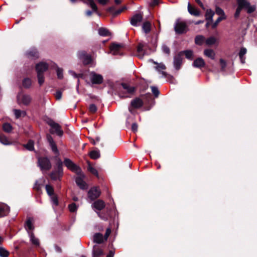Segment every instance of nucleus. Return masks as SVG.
Wrapping results in <instances>:
<instances>
[{
	"instance_id": "51",
	"label": "nucleus",
	"mask_w": 257,
	"mask_h": 257,
	"mask_svg": "<svg viewBox=\"0 0 257 257\" xmlns=\"http://www.w3.org/2000/svg\"><path fill=\"white\" fill-rule=\"evenodd\" d=\"M216 13L219 15L220 16H224V17H226L225 15V14H224V11L220 8L219 7H217L216 8Z\"/></svg>"
},
{
	"instance_id": "29",
	"label": "nucleus",
	"mask_w": 257,
	"mask_h": 257,
	"mask_svg": "<svg viewBox=\"0 0 257 257\" xmlns=\"http://www.w3.org/2000/svg\"><path fill=\"white\" fill-rule=\"evenodd\" d=\"M142 28L145 33H149L151 30V24L149 22H144Z\"/></svg>"
},
{
	"instance_id": "58",
	"label": "nucleus",
	"mask_w": 257,
	"mask_h": 257,
	"mask_svg": "<svg viewBox=\"0 0 257 257\" xmlns=\"http://www.w3.org/2000/svg\"><path fill=\"white\" fill-rule=\"evenodd\" d=\"M97 1L99 4L105 5L108 3L109 0H97Z\"/></svg>"
},
{
	"instance_id": "38",
	"label": "nucleus",
	"mask_w": 257,
	"mask_h": 257,
	"mask_svg": "<svg viewBox=\"0 0 257 257\" xmlns=\"http://www.w3.org/2000/svg\"><path fill=\"white\" fill-rule=\"evenodd\" d=\"M9 252L5 248L0 247V257H8Z\"/></svg>"
},
{
	"instance_id": "61",
	"label": "nucleus",
	"mask_w": 257,
	"mask_h": 257,
	"mask_svg": "<svg viewBox=\"0 0 257 257\" xmlns=\"http://www.w3.org/2000/svg\"><path fill=\"white\" fill-rule=\"evenodd\" d=\"M55 97L57 99H60L62 97V93L60 91H57L56 93Z\"/></svg>"
},
{
	"instance_id": "18",
	"label": "nucleus",
	"mask_w": 257,
	"mask_h": 257,
	"mask_svg": "<svg viewBox=\"0 0 257 257\" xmlns=\"http://www.w3.org/2000/svg\"><path fill=\"white\" fill-rule=\"evenodd\" d=\"M204 55L211 59L214 60L215 57V52L211 49H206L204 50Z\"/></svg>"
},
{
	"instance_id": "33",
	"label": "nucleus",
	"mask_w": 257,
	"mask_h": 257,
	"mask_svg": "<svg viewBox=\"0 0 257 257\" xmlns=\"http://www.w3.org/2000/svg\"><path fill=\"white\" fill-rule=\"evenodd\" d=\"M205 42V38L201 35L197 36L195 38V43L197 45H202Z\"/></svg>"
},
{
	"instance_id": "16",
	"label": "nucleus",
	"mask_w": 257,
	"mask_h": 257,
	"mask_svg": "<svg viewBox=\"0 0 257 257\" xmlns=\"http://www.w3.org/2000/svg\"><path fill=\"white\" fill-rule=\"evenodd\" d=\"M47 138L53 152L56 154H58L59 152L58 149L51 136L50 135H47Z\"/></svg>"
},
{
	"instance_id": "52",
	"label": "nucleus",
	"mask_w": 257,
	"mask_h": 257,
	"mask_svg": "<svg viewBox=\"0 0 257 257\" xmlns=\"http://www.w3.org/2000/svg\"><path fill=\"white\" fill-rule=\"evenodd\" d=\"M50 197H51V201H52V203H53V204L57 206L58 204V201L57 199V197L55 195L51 196Z\"/></svg>"
},
{
	"instance_id": "41",
	"label": "nucleus",
	"mask_w": 257,
	"mask_h": 257,
	"mask_svg": "<svg viewBox=\"0 0 257 257\" xmlns=\"http://www.w3.org/2000/svg\"><path fill=\"white\" fill-rule=\"evenodd\" d=\"M122 86L123 89L127 92L128 93H132L134 91V88L132 87L129 86L128 85L126 84H122Z\"/></svg>"
},
{
	"instance_id": "59",
	"label": "nucleus",
	"mask_w": 257,
	"mask_h": 257,
	"mask_svg": "<svg viewBox=\"0 0 257 257\" xmlns=\"http://www.w3.org/2000/svg\"><path fill=\"white\" fill-rule=\"evenodd\" d=\"M132 130L134 132H136L137 131L138 125L137 123H133L132 126Z\"/></svg>"
},
{
	"instance_id": "62",
	"label": "nucleus",
	"mask_w": 257,
	"mask_h": 257,
	"mask_svg": "<svg viewBox=\"0 0 257 257\" xmlns=\"http://www.w3.org/2000/svg\"><path fill=\"white\" fill-rule=\"evenodd\" d=\"M159 1V0H153L150 5L151 6H155L158 4Z\"/></svg>"
},
{
	"instance_id": "17",
	"label": "nucleus",
	"mask_w": 257,
	"mask_h": 257,
	"mask_svg": "<svg viewBox=\"0 0 257 257\" xmlns=\"http://www.w3.org/2000/svg\"><path fill=\"white\" fill-rule=\"evenodd\" d=\"M205 65V62L202 58H198L194 60L193 66L194 67L200 68L204 67Z\"/></svg>"
},
{
	"instance_id": "48",
	"label": "nucleus",
	"mask_w": 257,
	"mask_h": 257,
	"mask_svg": "<svg viewBox=\"0 0 257 257\" xmlns=\"http://www.w3.org/2000/svg\"><path fill=\"white\" fill-rule=\"evenodd\" d=\"M226 19V17L224 16H220L216 20V21L212 24V28H215L218 23L222 20H225Z\"/></svg>"
},
{
	"instance_id": "15",
	"label": "nucleus",
	"mask_w": 257,
	"mask_h": 257,
	"mask_svg": "<svg viewBox=\"0 0 257 257\" xmlns=\"http://www.w3.org/2000/svg\"><path fill=\"white\" fill-rule=\"evenodd\" d=\"M10 211L9 207L2 203H0V217L7 215Z\"/></svg>"
},
{
	"instance_id": "42",
	"label": "nucleus",
	"mask_w": 257,
	"mask_h": 257,
	"mask_svg": "<svg viewBox=\"0 0 257 257\" xmlns=\"http://www.w3.org/2000/svg\"><path fill=\"white\" fill-rule=\"evenodd\" d=\"M90 156L93 159H96L100 157V154L98 151H93L90 152Z\"/></svg>"
},
{
	"instance_id": "10",
	"label": "nucleus",
	"mask_w": 257,
	"mask_h": 257,
	"mask_svg": "<svg viewBox=\"0 0 257 257\" xmlns=\"http://www.w3.org/2000/svg\"><path fill=\"white\" fill-rule=\"evenodd\" d=\"M90 79L93 84H101L103 81L102 76L95 72H91L90 74Z\"/></svg>"
},
{
	"instance_id": "30",
	"label": "nucleus",
	"mask_w": 257,
	"mask_h": 257,
	"mask_svg": "<svg viewBox=\"0 0 257 257\" xmlns=\"http://www.w3.org/2000/svg\"><path fill=\"white\" fill-rule=\"evenodd\" d=\"M26 228L29 233V232H32V230L34 229V226L32 221L31 219H28L26 224Z\"/></svg>"
},
{
	"instance_id": "12",
	"label": "nucleus",
	"mask_w": 257,
	"mask_h": 257,
	"mask_svg": "<svg viewBox=\"0 0 257 257\" xmlns=\"http://www.w3.org/2000/svg\"><path fill=\"white\" fill-rule=\"evenodd\" d=\"M100 194V190L97 188H93L88 192V196L92 199H95L98 197Z\"/></svg>"
},
{
	"instance_id": "37",
	"label": "nucleus",
	"mask_w": 257,
	"mask_h": 257,
	"mask_svg": "<svg viewBox=\"0 0 257 257\" xmlns=\"http://www.w3.org/2000/svg\"><path fill=\"white\" fill-rule=\"evenodd\" d=\"M153 63L156 65V66L155 67V69L159 72L166 69V67H165V65L162 63H158L156 62H153Z\"/></svg>"
},
{
	"instance_id": "31",
	"label": "nucleus",
	"mask_w": 257,
	"mask_h": 257,
	"mask_svg": "<svg viewBox=\"0 0 257 257\" xmlns=\"http://www.w3.org/2000/svg\"><path fill=\"white\" fill-rule=\"evenodd\" d=\"M14 113L16 118H17L20 117H24L26 115V113L25 111L21 110L20 109H15Z\"/></svg>"
},
{
	"instance_id": "46",
	"label": "nucleus",
	"mask_w": 257,
	"mask_h": 257,
	"mask_svg": "<svg viewBox=\"0 0 257 257\" xmlns=\"http://www.w3.org/2000/svg\"><path fill=\"white\" fill-rule=\"evenodd\" d=\"M88 170L92 174L98 176V172L96 169L93 168L90 164H88Z\"/></svg>"
},
{
	"instance_id": "25",
	"label": "nucleus",
	"mask_w": 257,
	"mask_h": 257,
	"mask_svg": "<svg viewBox=\"0 0 257 257\" xmlns=\"http://www.w3.org/2000/svg\"><path fill=\"white\" fill-rule=\"evenodd\" d=\"M214 12L211 9H207L205 14V17L207 20H209L211 22L213 20V17L214 15Z\"/></svg>"
},
{
	"instance_id": "14",
	"label": "nucleus",
	"mask_w": 257,
	"mask_h": 257,
	"mask_svg": "<svg viewBox=\"0 0 257 257\" xmlns=\"http://www.w3.org/2000/svg\"><path fill=\"white\" fill-rule=\"evenodd\" d=\"M122 47V44L113 43L110 47V52L113 55H117Z\"/></svg>"
},
{
	"instance_id": "60",
	"label": "nucleus",
	"mask_w": 257,
	"mask_h": 257,
	"mask_svg": "<svg viewBox=\"0 0 257 257\" xmlns=\"http://www.w3.org/2000/svg\"><path fill=\"white\" fill-rule=\"evenodd\" d=\"M110 233H111L110 229H109V228L107 229L106 232H105V238H104L105 240L107 239V238H108V237L109 235V234H110Z\"/></svg>"
},
{
	"instance_id": "22",
	"label": "nucleus",
	"mask_w": 257,
	"mask_h": 257,
	"mask_svg": "<svg viewBox=\"0 0 257 257\" xmlns=\"http://www.w3.org/2000/svg\"><path fill=\"white\" fill-rule=\"evenodd\" d=\"M93 240L97 243H102L104 240L102 234L99 233H95L93 236Z\"/></svg>"
},
{
	"instance_id": "55",
	"label": "nucleus",
	"mask_w": 257,
	"mask_h": 257,
	"mask_svg": "<svg viewBox=\"0 0 257 257\" xmlns=\"http://www.w3.org/2000/svg\"><path fill=\"white\" fill-rule=\"evenodd\" d=\"M220 65H221V69L222 70H224L226 66L225 61L223 59H220Z\"/></svg>"
},
{
	"instance_id": "23",
	"label": "nucleus",
	"mask_w": 257,
	"mask_h": 257,
	"mask_svg": "<svg viewBox=\"0 0 257 257\" xmlns=\"http://www.w3.org/2000/svg\"><path fill=\"white\" fill-rule=\"evenodd\" d=\"M188 10L189 13L192 15L198 16L200 14L199 12L195 8L191 7L189 3L188 5Z\"/></svg>"
},
{
	"instance_id": "63",
	"label": "nucleus",
	"mask_w": 257,
	"mask_h": 257,
	"mask_svg": "<svg viewBox=\"0 0 257 257\" xmlns=\"http://www.w3.org/2000/svg\"><path fill=\"white\" fill-rule=\"evenodd\" d=\"M114 252L112 251H110L109 254L107 255V257H113Z\"/></svg>"
},
{
	"instance_id": "35",
	"label": "nucleus",
	"mask_w": 257,
	"mask_h": 257,
	"mask_svg": "<svg viewBox=\"0 0 257 257\" xmlns=\"http://www.w3.org/2000/svg\"><path fill=\"white\" fill-rule=\"evenodd\" d=\"M98 33L100 36H106L109 35L108 30L103 28H100L98 30Z\"/></svg>"
},
{
	"instance_id": "34",
	"label": "nucleus",
	"mask_w": 257,
	"mask_h": 257,
	"mask_svg": "<svg viewBox=\"0 0 257 257\" xmlns=\"http://www.w3.org/2000/svg\"><path fill=\"white\" fill-rule=\"evenodd\" d=\"M3 128L5 132L10 133L13 129L12 126L9 123H5L3 125Z\"/></svg>"
},
{
	"instance_id": "64",
	"label": "nucleus",
	"mask_w": 257,
	"mask_h": 257,
	"mask_svg": "<svg viewBox=\"0 0 257 257\" xmlns=\"http://www.w3.org/2000/svg\"><path fill=\"white\" fill-rule=\"evenodd\" d=\"M240 60L241 62L243 64L245 63V57L244 56L243 57H239Z\"/></svg>"
},
{
	"instance_id": "21",
	"label": "nucleus",
	"mask_w": 257,
	"mask_h": 257,
	"mask_svg": "<svg viewBox=\"0 0 257 257\" xmlns=\"http://www.w3.org/2000/svg\"><path fill=\"white\" fill-rule=\"evenodd\" d=\"M27 55L28 57L31 58H37L39 57V54L36 49L33 48L27 52Z\"/></svg>"
},
{
	"instance_id": "53",
	"label": "nucleus",
	"mask_w": 257,
	"mask_h": 257,
	"mask_svg": "<svg viewBox=\"0 0 257 257\" xmlns=\"http://www.w3.org/2000/svg\"><path fill=\"white\" fill-rule=\"evenodd\" d=\"M89 110L91 112H95L97 110V107L94 104H91L89 105Z\"/></svg>"
},
{
	"instance_id": "32",
	"label": "nucleus",
	"mask_w": 257,
	"mask_h": 257,
	"mask_svg": "<svg viewBox=\"0 0 257 257\" xmlns=\"http://www.w3.org/2000/svg\"><path fill=\"white\" fill-rule=\"evenodd\" d=\"M180 53H181V55L183 54H184L185 55V57L188 59L192 60L193 58V51H192L191 50H186V51L180 52Z\"/></svg>"
},
{
	"instance_id": "45",
	"label": "nucleus",
	"mask_w": 257,
	"mask_h": 257,
	"mask_svg": "<svg viewBox=\"0 0 257 257\" xmlns=\"http://www.w3.org/2000/svg\"><path fill=\"white\" fill-rule=\"evenodd\" d=\"M38 83L40 85H42L44 83V76L43 74L37 73Z\"/></svg>"
},
{
	"instance_id": "39",
	"label": "nucleus",
	"mask_w": 257,
	"mask_h": 257,
	"mask_svg": "<svg viewBox=\"0 0 257 257\" xmlns=\"http://www.w3.org/2000/svg\"><path fill=\"white\" fill-rule=\"evenodd\" d=\"M46 190L47 191V194L50 196L54 195V189L50 185H46Z\"/></svg>"
},
{
	"instance_id": "11",
	"label": "nucleus",
	"mask_w": 257,
	"mask_h": 257,
	"mask_svg": "<svg viewBox=\"0 0 257 257\" xmlns=\"http://www.w3.org/2000/svg\"><path fill=\"white\" fill-rule=\"evenodd\" d=\"M142 20L143 16L141 14H136L132 18L131 23L134 26H138L140 25Z\"/></svg>"
},
{
	"instance_id": "44",
	"label": "nucleus",
	"mask_w": 257,
	"mask_h": 257,
	"mask_svg": "<svg viewBox=\"0 0 257 257\" xmlns=\"http://www.w3.org/2000/svg\"><path fill=\"white\" fill-rule=\"evenodd\" d=\"M24 146L27 150L32 151L34 150V142L30 141L26 145H25Z\"/></svg>"
},
{
	"instance_id": "20",
	"label": "nucleus",
	"mask_w": 257,
	"mask_h": 257,
	"mask_svg": "<svg viewBox=\"0 0 257 257\" xmlns=\"http://www.w3.org/2000/svg\"><path fill=\"white\" fill-rule=\"evenodd\" d=\"M93 207L96 209L101 210L105 207V203L103 201L98 200L93 203Z\"/></svg>"
},
{
	"instance_id": "57",
	"label": "nucleus",
	"mask_w": 257,
	"mask_h": 257,
	"mask_svg": "<svg viewBox=\"0 0 257 257\" xmlns=\"http://www.w3.org/2000/svg\"><path fill=\"white\" fill-rule=\"evenodd\" d=\"M162 50L164 53L166 54H169L170 53L169 48L166 45L162 46Z\"/></svg>"
},
{
	"instance_id": "2",
	"label": "nucleus",
	"mask_w": 257,
	"mask_h": 257,
	"mask_svg": "<svg viewBox=\"0 0 257 257\" xmlns=\"http://www.w3.org/2000/svg\"><path fill=\"white\" fill-rule=\"evenodd\" d=\"M187 27L186 23L181 21L180 20H178L175 26V31L177 34H182L186 33L187 31Z\"/></svg>"
},
{
	"instance_id": "56",
	"label": "nucleus",
	"mask_w": 257,
	"mask_h": 257,
	"mask_svg": "<svg viewBox=\"0 0 257 257\" xmlns=\"http://www.w3.org/2000/svg\"><path fill=\"white\" fill-rule=\"evenodd\" d=\"M246 49L244 48H241L240 52L239 53V57H243L246 53Z\"/></svg>"
},
{
	"instance_id": "1",
	"label": "nucleus",
	"mask_w": 257,
	"mask_h": 257,
	"mask_svg": "<svg viewBox=\"0 0 257 257\" xmlns=\"http://www.w3.org/2000/svg\"><path fill=\"white\" fill-rule=\"evenodd\" d=\"M236 1L238 4V7L234 14L235 18L239 17L242 9H247L248 13H251L255 11V7L253 6H250L249 3L247 0H236Z\"/></svg>"
},
{
	"instance_id": "5",
	"label": "nucleus",
	"mask_w": 257,
	"mask_h": 257,
	"mask_svg": "<svg viewBox=\"0 0 257 257\" xmlns=\"http://www.w3.org/2000/svg\"><path fill=\"white\" fill-rule=\"evenodd\" d=\"M31 97L22 93H20L17 96L18 103L20 104L28 105L31 101Z\"/></svg>"
},
{
	"instance_id": "47",
	"label": "nucleus",
	"mask_w": 257,
	"mask_h": 257,
	"mask_svg": "<svg viewBox=\"0 0 257 257\" xmlns=\"http://www.w3.org/2000/svg\"><path fill=\"white\" fill-rule=\"evenodd\" d=\"M82 59H83V62L86 64L90 63L91 61V57L87 55L84 54Z\"/></svg>"
},
{
	"instance_id": "8",
	"label": "nucleus",
	"mask_w": 257,
	"mask_h": 257,
	"mask_svg": "<svg viewBox=\"0 0 257 257\" xmlns=\"http://www.w3.org/2000/svg\"><path fill=\"white\" fill-rule=\"evenodd\" d=\"M49 64L46 62H40L36 64V70L37 73L43 74L46 71L49 67Z\"/></svg>"
},
{
	"instance_id": "50",
	"label": "nucleus",
	"mask_w": 257,
	"mask_h": 257,
	"mask_svg": "<svg viewBox=\"0 0 257 257\" xmlns=\"http://www.w3.org/2000/svg\"><path fill=\"white\" fill-rule=\"evenodd\" d=\"M68 208H69V211L71 212H75L77 209V206H76V205L73 203H71V204H70L68 206Z\"/></svg>"
},
{
	"instance_id": "49",
	"label": "nucleus",
	"mask_w": 257,
	"mask_h": 257,
	"mask_svg": "<svg viewBox=\"0 0 257 257\" xmlns=\"http://www.w3.org/2000/svg\"><path fill=\"white\" fill-rule=\"evenodd\" d=\"M0 142L5 145H9L11 144L6 137H0Z\"/></svg>"
},
{
	"instance_id": "9",
	"label": "nucleus",
	"mask_w": 257,
	"mask_h": 257,
	"mask_svg": "<svg viewBox=\"0 0 257 257\" xmlns=\"http://www.w3.org/2000/svg\"><path fill=\"white\" fill-rule=\"evenodd\" d=\"M65 165L70 170L74 172L75 173L80 172L81 169L76 165L74 164L70 160L66 159L64 160Z\"/></svg>"
},
{
	"instance_id": "26",
	"label": "nucleus",
	"mask_w": 257,
	"mask_h": 257,
	"mask_svg": "<svg viewBox=\"0 0 257 257\" xmlns=\"http://www.w3.org/2000/svg\"><path fill=\"white\" fill-rule=\"evenodd\" d=\"M103 254V251L99 248L97 245H94L93 247V256L98 257Z\"/></svg>"
},
{
	"instance_id": "13",
	"label": "nucleus",
	"mask_w": 257,
	"mask_h": 257,
	"mask_svg": "<svg viewBox=\"0 0 257 257\" xmlns=\"http://www.w3.org/2000/svg\"><path fill=\"white\" fill-rule=\"evenodd\" d=\"M143 105V101L140 98H136L131 102V107L128 109L130 112L133 113L132 107L135 108H138L141 107Z\"/></svg>"
},
{
	"instance_id": "28",
	"label": "nucleus",
	"mask_w": 257,
	"mask_h": 257,
	"mask_svg": "<svg viewBox=\"0 0 257 257\" xmlns=\"http://www.w3.org/2000/svg\"><path fill=\"white\" fill-rule=\"evenodd\" d=\"M87 2L86 3V4L91 7L94 12H96L97 11V7L95 4L94 0H87ZM84 3H85V2Z\"/></svg>"
},
{
	"instance_id": "36",
	"label": "nucleus",
	"mask_w": 257,
	"mask_h": 257,
	"mask_svg": "<svg viewBox=\"0 0 257 257\" xmlns=\"http://www.w3.org/2000/svg\"><path fill=\"white\" fill-rule=\"evenodd\" d=\"M143 48L144 45L140 43L139 44L137 48V52L138 53V56L141 58H142L143 56Z\"/></svg>"
},
{
	"instance_id": "40",
	"label": "nucleus",
	"mask_w": 257,
	"mask_h": 257,
	"mask_svg": "<svg viewBox=\"0 0 257 257\" xmlns=\"http://www.w3.org/2000/svg\"><path fill=\"white\" fill-rule=\"evenodd\" d=\"M31 80L29 78H25L23 80V85L25 88H29L31 85Z\"/></svg>"
},
{
	"instance_id": "54",
	"label": "nucleus",
	"mask_w": 257,
	"mask_h": 257,
	"mask_svg": "<svg viewBox=\"0 0 257 257\" xmlns=\"http://www.w3.org/2000/svg\"><path fill=\"white\" fill-rule=\"evenodd\" d=\"M151 89H152V91L153 92V93L156 96H158V95H159V90H158V89L156 87H151Z\"/></svg>"
},
{
	"instance_id": "19",
	"label": "nucleus",
	"mask_w": 257,
	"mask_h": 257,
	"mask_svg": "<svg viewBox=\"0 0 257 257\" xmlns=\"http://www.w3.org/2000/svg\"><path fill=\"white\" fill-rule=\"evenodd\" d=\"M181 54L179 53L177 56L175 57L174 61V67L176 69H179L180 67V66L182 64V58Z\"/></svg>"
},
{
	"instance_id": "24",
	"label": "nucleus",
	"mask_w": 257,
	"mask_h": 257,
	"mask_svg": "<svg viewBox=\"0 0 257 257\" xmlns=\"http://www.w3.org/2000/svg\"><path fill=\"white\" fill-rule=\"evenodd\" d=\"M29 235L30 237V239L32 243H33L34 245H39V239L36 238L33 233L32 232H29Z\"/></svg>"
},
{
	"instance_id": "43",
	"label": "nucleus",
	"mask_w": 257,
	"mask_h": 257,
	"mask_svg": "<svg viewBox=\"0 0 257 257\" xmlns=\"http://www.w3.org/2000/svg\"><path fill=\"white\" fill-rule=\"evenodd\" d=\"M56 71L57 75L58 78L62 79L63 77V70L62 69L58 67L57 66L56 67Z\"/></svg>"
},
{
	"instance_id": "4",
	"label": "nucleus",
	"mask_w": 257,
	"mask_h": 257,
	"mask_svg": "<svg viewBox=\"0 0 257 257\" xmlns=\"http://www.w3.org/2000/svg\"><path fill=\"white\" fill-rule=\"evenodd\" d=\"M48 123L51 126L50 132L51 133L56 134L59 136H61L63 135V131L58 123H55L52 120H49Z\"/></svg>"
},
{
	"instance_id": "7",
	"label": "nucleus",
	"mask_w": 257,
	"mask_h": 257,
	"mask_svg": "<svg viewBox=\"0 0 257 257\" xmlns=\"http://www.w3.org/2000/svg\"><path fill=\"white\" fill-rule=\"evenodd\" d=\"M63 174V170L62 168V162H60L57 170L52 172L50 174L52 179L57 180L60 179Z\"/></svg>"
},
{
	"instance_id": "3",
	"label": "nucleus",
	"mask_w": 257,
	"mask_h": 257,
	"mask_svg": "<svg viewBox=\"0 0 257 257\" xmlns=\"http://www.w3.org/2000/svg\"><path fill=\"white\" fill-rule=\"evenodd\" d=\"M38 165L42 171L44 170H49L51 168V165L50 161L47 158H39Z\"/></svg>"
},
{
	"instance_id": "6",
	"label": "nucleus",
	"mask_w": 257,
	"mask_h": 257,
	"mask_svg": "<svg viewBox=\"0 0 257 257\" xmlns=\"http://www.w3.org/2000/svg\"><path fill=\"white\" fill-rule=\"evenodd\" d=\"M76 173L77 175L75 179L76 184L80 188L82 189H85L86 184L83 181V178L85 177L84 174L82 172L81 170H80V172Z\"/></svg>"
},
{
	"instance_id": "27",
	"label": "nucleus",
	"mask_w": 257,
	"mask_h": 257,
	"mask_svg": "<svg viewBox=\"0 0 257 257\" xmlns=\"http://www.w3.org/2000/svg\"><path fill=\"white\" fill-rule=\"evenodd\" d=\"M216 42L217 39L214 37H210L205 40V43L208 46L214 45Z\"/></svg>"
}]
</instances>
